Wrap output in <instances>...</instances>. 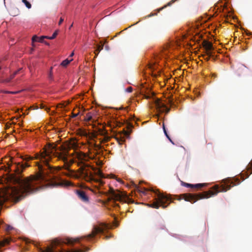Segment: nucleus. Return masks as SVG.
I'll return each instance as SVG.
<instances>
[{
  "mask_svg": "<svg viewBox=\"0 0 252 252\" xmlns=\"http://www.w3.org/2000/svg\"><path fill=\"white\" fill-rule=\"evenodd\" d=\"M250 164L249 165V166H250L249 168H250V169H251V170H252V161L251 163H250Z\"/></svg>",
  "mask_w": 252,
  "mask_h": 252,
  "instance_id": "nucleus-33",
  "label": "nucleus"
},
{
  "mask_svg": "<svg viewBox=\"0 0 252 252\" xmlns=\"http://www.w3.org/2000/svg\"><path fill=\"white\" fill-rule=\"evenodd\" d=\"M72 59H71L70 60L68 59H65L62 62L61 65L63 66H66L70 63L71 61H72Z\"/></svg>",
  "mask_w": 252,
  "mask_h": 252,
  "instance_id": "nucleus-20",
  "label": "nucleus"
},
{
  "mask_svg": "<svg viewBox=\"0 0 252 252\" xmlns=\"http://www.w3.org/2000/svg\"><path fill=\"white\" fill-rule=\"evenodd\" d=\"M80 241V239L77 238H75V239H74V238H69L68 240H67V243L69 244H71V245H72L75 243H78Z\"/></svg>",
  "mask_w": 252,
  "mask_h": 252,
  "instance_id": "nucleus-17",
  "label": "nucleus"
},
{
  "mask_svg": "<svg viewBox=\"0 0 252 252\" xmlns=\"http://www.w3.org/2000/svg\"><path fill=\"white\" fill-rule=\"evenodd\" d=\"M47 36H41V37H39L37 35H34L32 38V41L33 42H39L41 43H45L46 44L49 45V44L44 41V39L46 38Z\"/></svg>",
  "mask_w": 252,
  "mask_h": 252,
  "instance_id": "nucleus-11",
  "label": "nucleus"
},
{
  "mask_svg": "<svg viewBox=\"0 0 252 252\" xmlns=\"http://www.w3.org/2000/svg\"><path fill=\"white\" fill-rule=\"evenodd\" d=\"M92 119V115L91 113H88L85 117V120L86 121H90Z\"/></svg>",
  "mask_w": 252,
  "mask_h": 252,
  "instance_id": "nucleus-23",
  "label": "nucleus"
},
{
  "mask_svg": "<svg viewBox=\"0 0 252 252\" xmlns=\"http://www.w3.org/2000/svg\"><path fill=\"white\" fill-rule=\"evenodd\" d=\"M108 228V226L104 223H100L99 225H94L92 232L88 235L86 237L87 239L92 238L98 233H103Z\"/></svg>",
  "mask_w": 252,
  "mask_h": 252,
  "instance_id": "nucleus-6",
  "label": "nucleus"
},
{
  "mask_svg": "<svg viewBox=\"0 0 252 252\" xmlns=\"http://www.w3.org/2000/svg\"><path fill=\"white\" fill-rule=\"evenodd\" d=\"M246 69V66L242 64L240 65L236 70V73L238 76H241L245 73Z\"/></svg>",
  "mask_w": 252,
  "mask_h": 252,
  "instance_id": "nucleus-12",
  "label": "nucleus"
},
{
  "mask_svg": "<svg viewBox=\"0 0 252 252\" xmlns=\"http://www.w3.org/2000/svg\"><path fill=\"white\" fill-rule=\"evenodd\" d=\"M141 192H142V193H146V192L147 191V190L146 189H145L144 191H140Z\"/></svg>",
  "mask_w": 252,
  "mask_h": 252,
  "instance_id": "nucleus-38",
  "label": "nucleus"
},
{
  "mask_svg": "<svg viewBox=\"0 0 252 252\" xmlns=\"http://www.w3.org/2000/svg\"><path fill=\"white\" fill-rule=\"evenodd\" d=\"M11 229V228L10 227V226H8L7 227V230H10V229Z\"/></svg>",
  "mask_w": 252,
  "mask_h": 252,
  "instance_id": "nucleus-39",
  "label": "nucleus"
},
{
  "mask_svg": "<svg viewBox=\"0 0 252 252\" xmlns=\"http://www.w3.org/2000/svg\"><path fill=\"white\" fill-rule=\"evenodd\" d=\"M109 194L110 199L115 201H118L122 203H132L133 201L127 197L126 195L123 194L119 190H115L113 188H110L109 190Z\"/></svg>",
  "mask_w": 252,
  "mask_h": 252,
  "instance_id": "nucleus-5",
  "label": "nucleus"
},
{
  "mask_svg": "<svg viewBox=\"0 0 252 252\" xmlns=\"http://www.w3.org/2000/svg\"><path fill=\"white\" fill-rule=\"evenodd\" d=\"M21 69H19L17 71H15L12 75H10L9 78H7L6 79L2 80V82H3V83H8V82H9L11 81V80H12L13 78H14L15 75L19 72V71Z\"/></svg>",
  "mask_w": 252,
  "mask_h": 252,
  "instance_id": "nucleus-15",
  "label": "nucleus"
},
{
  "mask_svg": "<svg viewBox=\"0 0 252 252\" xmlns=\"http://www.w3.org/2000/svg\"><path fill=\"white\" fill-rule=\"evenodd\" d=\"M202 46L206 50V55L212 56V50H213L212 43L207 40H204L202 42Z\"/></svg>",
  "mask_w": 252,
  "mask_h": 252,
  "instance_id": "nucleus-8",
  "label": "nucleus"
},
{
  "mask_svg": "<svg viewBox=\"0 0 252 252\" xmlns=\"http://www.w3.org/2000/svg\"><path fill=\"white\" fill-rule=\"evenodd\" d=\"M74 55V53L72 52L71 54L70 55V57H72Z\"/></svg>",
  "mask_w": 252,
  "mask_h": 252,
  "instance_id": "nucleus-40",
  "label": "nucleus"
},
{
  "mask_svg": "<svg viewBox=\"0 0 252 252\" xmlns=\"http://www.w3.org/2000/svg\"><path fill=\"white\" fill-rule=\"evenodd\" d=\"M92 170L94 171V174L99 177L100 178H105L104 175L103 174V173L101 172V171L97 168H92Z\"/></svg>",
  "mask_w": 252,
  "mask_h": 252,
  "instance_id": "nucleus-14",
  "label": "nucleus"
},
{
  "mask_svg": "<svg viewBox=\"0 0 252 252\" xmlns=\"http://www.w3.org/2000/svg\"><path fill=\"white\" fill-rule=\"evenodd\" d=\"M76 194L81 200L86 203L89 202V198L85 191L81 189L77 190Z\"/></svg>",
  "mask_w": 252,
  "mask_h": 252,
  "instance_id": "nucleus-9",
  "label": "nucleus"
},
{
  "mask_svg": "<svg viewBox=\"0 0 252 252\" xmlns=\"http://www.w3.org/2000/svg\"><path fill=\"white\" fill-rule=\"evenodd\" d=\"M178 0H171L169 2H168L166 4L164 5L163 6L157 9L156 10L158 11V12H159L160 11L162 10L163 9L165 8L167 6H170L173 4L175 1H177Z\"/></svg>",
  "mask_w": 252,
  "mask_h": 252,
  "instance_id": "nucleus-16",
  "label": "nucleus"
},
{
  "mask_svg": "<svg viewBox=\"0 0 252 252\" xmlns=\"http://www.w3.org/2000/svg\"><path fill=\"white\" fill-rule=\"evenodd\" d=\"M63 18H61L60 20L59 21V25H60L63 23Z\"/></svg>",
  "mask_w": 252,
  "mask_h": 252,
  "instance_id": "nucleus-31",
  "label": "nucleus"
},
{
  "mask_svg": "<svg viewBox=\"0 0 252 252\" xmlns=\"http://www.w3.org/2000/svg\"><path fill=\"white\" fill-rule=\"evenodd\" d=\"M41 107L43 108L44 107L43 106H41Z\"/></svg>",
  "mask_w": 252,
  "mask_h": 252,
  "instance_id": "nucleus-43",
  "label": "nucleus"
},
{
  "mask_svg": "<svg viewBox=\"0 0 252 252\" xmlns=\"http://www.w3.org/2000/svg\"><path fill=\"white\" fill-rule=\"evenodd\" d=\"M133 89L131 87H129L126 89V92L127 93H131L132 92Z\"/></svg>",
  "mask_w": 252,
  "mask_h": 252,
  "instance_id": "nucleus-29",
  "label": "nucleus"
},
{
  "mask_svg": "<svg viewBox=\"0 0 252 252\" xmlns=\"http://www.w3.org/2000/svg\"><path fill=\"white\" fill-rule=\"evenodd\" d=\"M57 34H58V31H56V32H54V33L53 34V35L51 36H47L46 39H53L55 38H56V37L57 36Z\"/></svg>",
  "mask_w": 252,
  "mask_h": 252,
  "instance_id": "nucleus-25",
  "label": "nucleus"
},
{
  "mask_svg": "<svg viewBox=\"0 0 252 252\" xmlns=\"http://www.w3.org/2000/svg\"><path fill=\"white\" fill-rule=\"evenodd\" d=\"M109 238H110V236H105V238H106V239H109Z\"/></svg>",
  "mask_w": 252,
  "mask_h": 252,
  "instance_id": "nucleus-41",
  "label": "nucleus"
},
{
  "mask_svg": "<svg viewBox=\"0 0 252 252\" xmlns=\"http://www.w3.org/2000/svg\"><path fill=\"white\" fill-rule=\"evenodd\" d=\"M1 69V67H0V69Z\"/></svg>",
  "mask_w": 252,
  "mask_h": 252,
  "instance_id": "nucleus-45",
  "label": "nucleus"
},
{
  "mask_svg": "<svg viewBox=\"0 0 252 252\" xmlns=\"http://www.w3.org/2000/svg\"><path fill=\"white\" fill-rule=\"evenodd\" d=\"M132 184L134 187L138 188L136 184H135L133 182H132Z\"/></svg>",
  "mask_w": 252,
  "mask_h": 252,
  "instance_id": "nucleus-35",
  "label": "nucleus"
},
{
  "mask_svg": "<svg viewBox=\"0 0 252 252\" xmlns=\"http://www.w3.org/2000/svg\"><path fill=\"white\" fill-rule=\"evenodd\" d=\"M40 252H84L82 250H74L72 252L70 251H62L60 250H56L55 248H54L53 246L52 247H48L45 250H43L42 249L40 250Z\"/></svg>",
  "mask_w": 252,
  "mask_h": 252,
  "instance_id": "nucleus-10",
  "label": "nucleus"
},
{
  "mask_svg": "<svg viewBox=\"0 0 252 252\" xmlns=\"http://www.w3.org/2000/svg\"><path fill=\"white\" fill-rule=\"evenodd\" d=\"M157 15V13H151V14H150L149 15H147L145 18H150L152 16H156Z\"/></svg>",
  "mask_w": 252,
  "mask_h": 252,
  "instance_id": "nucleus-27",
  "label": "nucleus"
},
{
  "mask_svg": "<svg viewBox=\"0 0 252 252\" xmlns=\"http://www.w3.org/2000/svg\"><path fill=\"white\" fill-rule=\"evenodd\" d=\"M29 166H30V165L27 163H23L18 162L15 163L14 165H12L11 164L8 163L7 166H1L0 167V170H3L8 172L13 170L17 175H20L25 169Z\"/></svg>",
  "mask_w": 252,
  "mask_h": 252,
  "instance_id": "nucleus-4",
  "label": "nucleus"
},
{
  "mask_svg": "<svg viewBox=\"0 0 252 252\" xmlns=\"http://www.w3.org/2000/svg\"><path fill=\"white\" fill-rule=\"evenodd\" d=\"M52 69H53V67H51L50 68V72H49V73L48 74V78L50 80H53V75Z\"/></svg>",
  "mask_w": 252,
  "mask_h": 252,
  "instance_id": "nucleus-26",
  "label": "nucleus"
},
{
  "mask_svg": "<svg viewBox=\"0 0 252 252\" xmlns=\"http://www.w3.org/2000/svg\"><path fill=\"white\" fill-rule=\"evenodd\" d=\"M156 193L157 197L155 200L150 204V206L156 209H158L160 206L165 208L167 207L168 204L172 202L173 199L170 194L161 193L158 191H154Z\"/></svg>",
  "mask_w": 252,
  "mask_h": 252,
  "instance_id": "nucleus-3",
  "label": "nucleus"
},
{
  "mask_svg": "<svg viewBox=\"0 0 252 252\" xmlns=\"http://www.w3.org/2000/svg\"><path fill=\"white\" fill-rule=\"evenodd\" d=\"M154 103L156 109L160 113L165 112L168 113L170 111V108H167L166 105L160 101L159 99L154 100Z\"/></svg>",
  "mask_w": 252,
  "mask_h": 252,
  "instance_id": "nucleus-7",
  "label": "nucleus"
},
{
  "mask_svg": "<svg viewBox=\"0 0 252 252\" xmlns=\"http://www.w3.org/2000/svg\"><path fill=\"white\" fill-rule=\"evenodd\" d=\"M103 44L102 43H101V45H97V49L96 50V52H97V54L96 55H97V54H98V53L103 49Z\"/></svg>",
  "mask_w": 252,
  "mask_h": 252,
  "instance_id": "nucleus-22",
  "label": "nucleus"
},
{
  "mask_svg": "<svg viewBox=\"0 0 252 252\" xmlns=\"http://www.w3.org/2000/svg\"><path fill=\"white\" fill-rule=\"evenodd\" d=\"M10 238H5L2 241L0 242V246H4L5 245L8 244L10 242Z\"/></svg>",
  "mask_w": 252,
  "mask_h": 252,
  "instance_id": "nucleus-18",
  "label": "nucleus"
},
{
  "mask_svg": "<svg viewBox=\"0 0 252 252\" xmlns=\"http://www.w3.org/2000/svg\"><path fill=\"white\" fill-rule=\"evenodd\" d=\"M116 139L120 145L123 144L125 141V138L124 137H116Z\"/></svg>",
  "mask_w": 252,
  "mask_h": 252,
  "instance_id": "nucleus-19",
  "label": "nucleus"
},
{
  "mask_svg": "<svg viewBox=\"0 0 252 252\" xmlns=\"http://www.w3.org/2000/svg\"><path fill=\"white\" fill-rule=\"evenodd\" d=\"M73 25L72 24L70 26V28L69 29H70L72 27Z\"/></svg>",
  "mask_w": 252,
  "mask_h": 252,
  "instance_id": "nucleus-42",
  "label": "nucleus"
},
{
  "mask_svg": "<svg viewBox=\"0 0 252 252\" xmlns=\"http://www.w3.org/2000/svg\"><path fill=\"white\" fill-rule=\"evenodd\" d=\"M240 181L238 178H228L223 180L221 185H217L214 186L211 190L208 191H205L202 193L198 194H183L182 197L178 198V200L182 199L187 201H189L191 203H194L197 200L209 198L213 195H215L220 192H225L230 189L231 187L239 184Z\"/></svg>",
  "mask_w": 252,
  "mask_h": 252,
  "instance_id": "nucleus-2",
  "label": "nucleus"
},
{
  "mask_svg": "<svg viewBox=\"0 0 252 252\" xmlns=\"http://www.w3.org/2000/svg\"><path fill=\"white\" fill-rule=\"evenodd\" d=\"M22 1L28 9H30L32 7L31 4L27 0H22Z\"/></svg>",
  "mask_w": 252,
  "mask_h": 252,
  "instance_id": "nucleus-21",
  "label": "nucleus"
},
{
  "mask_svg": "<svg viewBox=\"0 0 252 252\" xmlns=\"http://www.w3.org/2000/svg\"><path fill=\"white\" fill-rule=\"evenodd\" d=\"M149 68L151 69V70H155L157 68V66L155 64H150V66H149Z\"/></svg>",
  "mask_w": 252,
  "mask_h": 252,
  "instance_id": "nucleus-28",
  "label": "nucleus"
},
{
  "mask_svg": "<svg viewBox=\"0 0 252 252\" xmlns=\"http://www.w3.org/2000/svg\"><path fill=\"white\" fill-rule=\"evenodd\" d=\"M205 185L204 184H197L195 185L190 184L189 183H184V186L187 187H190L191 188H200L204 187Z\"/></svg>",
  "mask_w": 252,
  "mask_h": 252,
  "instance_id": "nucleus-13",
  "label": "nucleus"
},
{
  "mask_svg": "<svg viewBox=\"0 0 252 252\" xmlns=\"http://www.w3.org/2000/svg\"><path fill=\"white\" fill-rule=\"evenodd\" d=\"M115 177V175H113V178H114Z\"/></svg>",
  "mask_w": 252,
  "mask_h": 252,
  "instance_id": "nucleus-44",
  "label": "nucleus"
},
{
  "mask_svg": "<svg viewBox=\"0 0 252 252\" xmlns=\"http://www.w3.org/2000/svg\"><path fill=\"white\" fill-rule=\"evenodd\" d=\"M111 122H108V126L110 127H112V124H111Z\"/></svg>",
  "mask_w": 252,
  "mask_h": 252,
  "instance_id": "nucleus-34",
  "label": "nucleus"
},
{
  "mask_svg": "<svg viewBox=\"0 0 252 252\" xmlns=\"http://www.w3.org/2000/svg\"><path fill=\"white\" fill-rule=\"evenodd\" d=\"M208 57H207L206 58H205V60L208 61L210 60V55H207Z\"/></svg>",
  "mask_w": 252,
  "mask_h": 252,
  "instance_id": "nucleus-32",
  "label": "nucleus"
},
{
  "mask_svg": "<svg viewBox=\"0 0 252 252\" xmlns=\"http://www.w3.org/2000/svg\"><path fill=\"white\" fill-rule=\"evenodd\" d=\"M144 97L146 98V99H149L151 98V96L150 95H147V94H144Z\"/></svg>",
  "mask_w": 252,
  "mask_h": 252,
  "instance_id": "nucleus-30",
  "label": "nucleus"
},
{
  "mask_svg": "<svg viewBox=\"0 0 252 252\" xmlns=\"http://www.w3.org/2000/svg\"><path fill=\"white\" fill-rule=\"evenodd\" d=\"M117 181L118 182H122V180L120 179H117Z\"/></svg>",
  "mask_w": 252,
  "mask_h": 252,
  "instance_id": "nucleus-36",
  "label": "nucleus"
},
{
  "mask_svg": "<svg viewBox=\"0 0 252 252\" xmlns=\"http://www.w3.org/2000/svg\"><path fill=\"white\" fill-rule=\"evenodd\" d=\"M162 127H163V131H164V133L165 134V135H166V136L167 137V138L172 143L173 142L172 141L171 139H170V138L169 137V136H168L167 133V131L166 130V129H165V126H164V123H163L162 124Z\"/></svg>",
  "mask_w": 252,
  "mask_h": 252,
  "instance_id": "nucleus-24",
  "label": "nucleus"
},
{
  "mask_svg": "<svg viewBox=\"0 0 252 252\" xmlns=\"http://www.w3.org/2000/svg\"><path fill=\"white\" fill-rule=\"evenodd\" d=\"M69 150V147L61 146L60 151L58 152L54 148V157H57L59 159L63 161L68 170L73 163H76L80 167L79 171L80 175L86 181H94L102 185L103 182L100 179H95L94 173L88 169L90 166L86 162L89 160V155L80 151H74L73 153H70Z\"/></svg>",
  "mask_w": 252,
  "mask_h": 252,
  "instance_id": "nucleus-1",
  "label": "nucleus"
},
{
  "mask_svg": "<svg viewBox=\"0 0 252 252\" xmlns=\"http://www.w3.org/2000/svg\"><path fill=\"white\" fill-rule=\"evenodd\" d=\"M78 114H73L72 117H76L78 115Z\"/></svg>",
  "mask_w": 252,
  "mask_h": 252,
  "instance_id": "nucleus-37",
  "label": "nucleus"
}]
</instances>
